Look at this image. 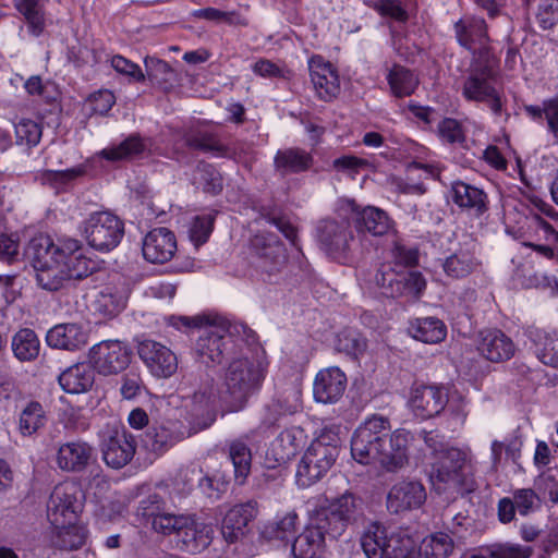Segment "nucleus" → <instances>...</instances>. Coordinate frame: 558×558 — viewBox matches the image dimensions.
Here are the masks:
<instances>
[{"label": "nucleus", "mask_w": 558, "mask_h": 558, "mask_svg": "<svg viewBox=\"0 0 558 558\" xmlns=\"http://www.w3.org/2000/svg\"><path fill=\"white\" fill-rule=\"evenodd\" d=\"M265 378L262 362L248 356L233 359L225 371L220 399L229 412L244 409Z\"/></svg>", "instance_id": "obj_1"}, {"label": "nucleus", "mask_w": 558, "mask_h": 558, "mask_svg": "<svg viewBox=\"0 0 558 558\" xmlns=\"http://www.w3.org/2000/svg\"><path fill=\"white\" fill-rule=\"evenodd\" d=\"M497 77L496 59L487 57L486 50L472 58L463 76L461 94L465 100L487 105L499 117L502 113V93L495 86Z\"/></svg>", "instance_id": "obj_2"}, {"label": "nucleus", "mask_w": 558, "mask_h": 558, "mask_svg": "<svg viewBox=\"0 0 558 558\" xmlns=\"http://www.w3.org/2000/svg\"><path fill=\"white\" fill-rule=\"evenodd\" d=\"M185 327H204L195 343L198 360L206 365L220 364L229 350L231 336L242 331L247 338L253 331L243 324L221 322L219 325L209 323L204 316L179 318Z\"/></svg>", "instance_id": "obj_3"}, {"label": "nucleus", "mask_w": 558, "mask_h": 558, "mask_svg": "<svg viewBox=\"0 0 558 558\" xmlns=\"http://www.w3.org/2000/svg\"><path fill=\"white\" fill-rule=\"evenodd\" d=\"M155 531L163 535H174L177 547L190 554L206 549L211 544L215 533L211 524L190 514L159 517L155 521Z\"/></svg>", "instance_id": "obj_4"}, {"label": "nucleus", "mask_w": 558, "mask_h": 558, "mask_svg": "<svg viewBox=\"0 0 558 558\" xmlns=\"http://www.w3.org/2000/svg\"><path fill=\"white\" fill-rule=\"evenodd\" d=\"M25 256L29 259L36 282L41 289L58 291L68 281L65 270L58 258V247L49 235L34 236L25 248Z\"/></svg>", "instance_id": "obj_5"}, {"label": "nucleus", "mask_w": 558, "mask_h": 558, "mask_svg": "<svg viewBox=\"0 0 558 558\" xmlns=\"http://www.w3.org/2000/svg\"><path fill=\"white\" fill-rule=\"evenodd\" d=\"M339 452V437L333 433H323L313 440L298 464V485L308 487L319 481L335 464Z\"/></svg>", "instance_id": "obj_6"}, {"label": "nucleus", "mask_w": 558, "mask_h": 558, "mask_svg": "<svg viewBox=\"0 0 558 558\" xmlns=\"http://www.w3.org/2000/svg\"><path fill=\"white\" fill-rule=\"evenodd\" d=\"M361 504L349 493L332 500L327 507L315 511L311 518L312 525L326 541L339 538L349 524L361 517Z\"/></svg>", "instance_id": "obj_7"}, {"label": "nucleus", "mask_w": 558, "mask_h": 558, "mask_svg": "<svg viewBox=\"0 0 558 558\" xmlns=\"http://www.w3.org/2000/svg\"><path fill=\"white\" fill-rule=\"evenodd\" d=\"M469 454L456 447H450L430 463L429 480L438 489L452 488L471 490Z\"/></svg>", "instance_id": "obj_8"}, {"label": "nucleus", "mask_w": 558, "mask_h": 558, "mask_svg": "<svg viewBox=\"0 0 558 558\" xmlns=\"http://www.w3.org/2000/svg\"><path fill=\"white\" fill-rule=\"evenodd\" d=\"M390 428V421L386 416L374 414L367 417L352 436L351 454L353 459L364 465L377 463L380 448Z\"/></svg>", "instance_id": "obj_9"}, {"label": "nucleus", "mask_w": 558, "mask_h": 558, "mask_svg": "<svg viewBox=\"0 0 558 558\" xmlns=\"http://www.w3.org/2000/svg\"><path fill=\"white\" fill-rule=\"evenodd\" d=\"M81 228L88 245L99 252L112 251L124 235L123 220L105 210L92 213Z\"/></svg>", "instance_id": "obj_10"}, {"label": "nucleus", "mask_w": 558, "mask_h": 558, "mask_svg": "<svg viewBox=\"0 0 558 558\" xmlns=\"http://www.w3.org/2000/svg\"><path fill=\"white\" fill-rule=\"evenodd\" d=\"M380 294L397 299L402 295L420 296L426 288V280L418 270H397L392 264H381L374 276Z\"/></svg>", "instance_id": "obj_11"}, {"label": "nucleus", "mask_w": 558, "mask_h": 558, "mask_svg": "<svg viewBox=\"0 0 558 558\" xmlns=\"http://www.w3.org/2000/svg\"><path fill=\"white\" fill-rule=\"evenodd\" d=\"M251 252L252 263L264 280L272 281L286 267V248L275 234H256L251 240Z\"/></svg>", "instance_id": "obj_12"}, {"label": "nucleus", "mask_w": 558, "mask_h": 558, "mask_svg": "<svg viewBox=\"0 0 558 558\" xmlns=\"http://www.w3.org/2000/svg\"><path fill=\"white\" fill-rule=\"evenodd\" d=\"M316 236L320 248L332 259L347 263L354 241L351 223L348 219H324L316 227Z\"/></svg>", "instance_id": "obj_13"}, {"label": "nucleus", "mask_w": 558, "mask_h": 558, "mask_svg": "<svg viewBox=\"0 0 558 558\" xmlns=\"http://www.w3.org/2000/svg\"><path fill=\"white\" fill-rule=\"evenodd\" d=\"M78 487L64 482L54 486L47 502V518L53 526L75 523L81 504L77 500Z\"/></svg>", "instance_id": "obj_14"}, {"label": "nucleus", "mask_w": 558, "mask_h": 558, "mask_svg": "<svg viewBox=\"0 0 558 558\" xmlns=\"http://www.w3.org/2000/svg\"><path fill=\"white\" fill-rule=\"evenodd\" d=\"M89 362L101 375H113L124 371L131 361V351L119 340L101 341L89 349Z\"/></svg>", "instance_id": "obj_15"}, {"label": "nucleus", "mask_w": 558, "mask_h": 558, "mask_svg": "<svg viewBox=\"0 0 558 558\" xmlns=\"http://www.w3.org/2000/svg\"><path fill=\"white\" fill-rule=\"evenodd\" d=\"M413 440L412 433L405 428H398L390 435L387 433L377 463L387 472H399L409 463L410 445Z\"/></svg>", "instance_id": "obj_16"}, {"label": "nucleus", "mask_w": 558, "mask_h": 558, "mask_svg": "<svg viewBox=\"0 0 558 558\" xmlns=\"http://www.w3.org/2000/svg\"><path fill=\"white\" fill-rule=\"evenodd\" d=\"M137 353L150 374L157 378H169L178 369L177 355L160 342L143 340L138 343Z\"/></svg>", "instance_id": "obj_17"}, {"label": "nucleus", "mask_w": 558, "mask_h": 558, "mask_svg": "<svg viewBox=\"0 0 558 558\" xmlns=\"http://www.w3.org/2000/svg\"><path fill=\"white\" fill-rule=\"evenodd\" d=\"M456 38L460 46L472 52V58L486 50L487 57H494L489 48L486 22L477 16H464L453 25Z\"/></svg>", "instance_id": "obj_18"}, {"label": "nucleus", "mask_w": 558, "mask_h": 558, "mask_svg": "<svg viewBox=\"0 0 558 558\" xmlns=\"http://www.w3.org/2000/svg\"><path fill=\"white\" fill-rule=\"evenodd\" d=\"M100 449L105 463L118 470L125 466L134 457L135 438L125 428L116 429L102 439Z\"/></svg>", "instance_id": "obj_19"}, {"label": "nucleus", "mask_w": 558, "mask_h": 558, "mask_svg": "<svg viewBox=\"0 0 558 558\" xmlns=\"http://www.w3.org/2000/svg\"><path fill=\"white\" fill-rule=\"evenodd\" d=\"M53 460L62 472L82 473L94 460V448L81 439L66 441L57 447Z\"/></svg>", "instance_id": "obj_20"}, {"label": "nucleus", "mask_w": 558, "mask_h": 558, "mask_svg": "<svg viewBox=\"0 0 558 558\" xmlns=\"http://www.w3.org/2000/svg\"><path fill=\"white\" fill-rule=\"evenodd\" d=\"M276 422L277 416L271 415L266 418L257 429L251 430L242 437L229 442V458L233 464L234 476L239 484H243L251 472L252 453L247 442L251 441L256 434L260 435L265 433L266 429L275 425Z\"/></svg>", "instance_id": "obj_21"}, {"label": "nucleus", "mask_w": 558, "mask_h": 558, "mask_svg": "<svg viewBox=\"0 0 558 558\" xmlns=\"http://www.w3.org/2000/svg\"><path fill=\"white\" fill-rule=\"evenodd\" d=\"M426 500V492L418 481H400L392 485L387 495V509L399 514L420 508Z\"/></svg>", "instance_id": "obj_22"}, {"label": "nucleus", "mask_w": 558, "mask_h": 558, "mask_svg": "<svg viewBox=\"0 0 558 558\" xmlns=\"http://www.w3.org/2000/svg\"><path fill=\"white\" fill-rule=\"evenodd\" d=\"M58 247V258L61 262L68 280H81L93 274L95 263L84 255L80 241L69 239Z\"/></svg>", "instance_id": "obj_23"}, {"label": "nucleus", "mask_w": 558, "mask_h": 558, "mask_svg": "<svg viewBox=\"0 0 558 558\" xmlns=\"http://www.w3.org/2000/svg\"><path fill=\"white\" fill-rule=\"evenodd\" d=\"M448 402L444 387L421 385L412 390L411 408L416 416L425 420L438 415Z\"/></svg>", "instance_id": "obj_24"}, {"label": "nucleus", "mask_w": 558, "mask_h": 558, "mask_svg": "<svg viewBox=\"0 0 558 558\" xmlns=\"http://www.w3.org/2000/svg\"><path fill=\"white\" fill-rule=\"evenodd\" d=\"M142 251L147 262L163 264L170 260L177 251L175 236L167 228H155L144 238Z\"/></svg>", "instance_id": "obj_25"}, {"label": "nucleus", "mask_w": 558, "mask_h": 558, "mask_svg": "<svg viewBox=\"0 0 558 558\" xmlns=\"http://www.w3.org/2000/svg\"><path fill=\"white\" fill-rule=\"evenodd\" d=\"M477 351L486 360L500 363L510 360L515 345L510 337L499 329H487L478 335Z\"/></svg>", "instance_id": "obj_26"}, {"label": "nucleus", "mask_w": 558, "mask_h": 558, "mask_svg": "<svg viewBox=\"0 0 558 558\" xmlns=\"http://www.w3.org/2000/svg\"><path fill=\"white\" fill-rule=\"evenodd\" d=\"M347 388V376L339 367H328L317 373L314 381V398L322 403H336Z\"/></svg>", "instance_id": "obj_27"}, {"label": "nucleus", "mask_w": 558, "mask_h": 558, "mask_svg": "<svg viewBox=\"0 0 558 558\" xmlns=\"http://www.w3.org/2000/svg\"><path fill=\"white\" fill-rule=\"evenodd\" d=\"M257 514V502L248 500L235 505L225 515L221 524V534L227 543L233 544L245 534L247 524Z\"/></svg>", "instance_id": "obj_28"}, {"label": "nucleus", "mask_w": 558, "mask_h": 558, "mask_svg": "<svg viewBox=\"0 0 558 558\" xmlns=\"http://www.w3.org/2000/svg\"><path fill=\"white\" fill-rule=\"evenodd\" d=\"M311 81L317 95L323 100H330L340 92V82L337 71L331 63L322 57H313L308 62Z\"/></svg>", "instance_id": "obj_29"}, {"label": "nucleus", "mask_w": 558, "mask_h": 558, "mask_svg": "<svg viewBox=\"0 0 558 558\" xmlns=\"http://www.w3.org/2000/svg\"><path fill=\"white\" fill-rule=\"evenodd\" d=\"M451 192L453 203L470 216L478 218L488 211V196L482 189L463 181H456L452 183Z\"/></svg>", "instance_id": "obj_30"}, {"label": "nucleus", "mask_w": 558, "mask_h": 558, "mask_svg": "<svg viewBox=\"0 0 558 558\" xmlns=\"http://www.w3.org/2000/svg\"><path fill=\"white\" fill-rule=\"evenodd\" d=\"M208 383L204 389H199L192 397L186 398L184 403V408L187 411L186 418L191 423L203 427H207L214 421V379H208Z\"/></svg>", "instance_id": "obj_31"}, {"label": "nucleus", "mask_w": 558, "mask_h": 558, "mask_svg": "<svg viewBox=\"0 0 558 558\" xmlns=\"http://www.w3.org/2000/svg\"><path fill=\"white\" fill-rule=\"evenodd\" d=\"M49 347L66 351H76L87 344L88 332L78 324H59L46 335Z\"/></svg>", "instance_id": "obj_32"}, {"label": "nucleus", "mask_w": 558, "mask_h": 558, "mask_svg": "<svg viewBox=\"0 0 558 558\" xmlns=\"http://www.w3.org/2000/svg\"><path fill=\"white\" fill-rule=\"evenodd\" d=\"M353 222L357 232L373 236L385 235L393 228V221L388 214L375 206L354 209Z\"/></svg>", "instance_id": "obj_33"}, {"label": "nucleus", "mask_w": 558, "mask_h": 558, "mask_svg": "<svg viewBox=\"0 0 558 558\" xmlns=\"http://www.w3.org/2000/svg\"><path fill=\"white\" fill-rule=\"evenodd\" d=\"M481 262L475 254L474 244L460 246L442 262L445 274L453 279H462L478 269Z\"/></svg>", "instance_id": "obj_34"}, {"label": "nucleus", "mask_w": 558, "mask_h": 558, "mask_svg": "<svg viewBox=\"0 0 558 558\" xmlns=\"http://www.w3.org/2000/svg\"><path fill=\"white\" fill-rule=\"evenodd\" d=\"M153 141L134 133L118 145H111L100 151L102 158L109 161L132 160L150 153Z\"/></svg>", "instance_id": "obj_35"}, {"label": "nucleus", "mask_w": 558, "mask_h": 558, "mask_svg": "<svg viewBox=\"0 0 558 558\" xmlns=\"http://www.w3.org/2000/svg\"><path fill=\"white\" fill-rule=\"evenodd\" d=\"M306 436L300 427L282 430L272 441L270 452L278 464L287 463L305 445Z\"/></svg>", "instance_id": "obj_36"}, {"label": "nucleus", "mask_w": 558, "mask_h": 558, "mask_svg": "<svg viewBox=\"0 0 558 558\" xmlns=\"http://www.w3.org/2000/svg\"><path fill=\"white\" fill-rule=\"evenodd\" d=\"M62 389L72 395L88 391L95 381V369L89 363H76L59 375Z\"/></svg>", "instance_id": "obj_37"}, {"label": "nucleus", "mask_w": 558, "mask_h": 558, "mask_svg": "<svg viewBox=\"0 0 558 558\" xmlns=\"http://www.w3.org/2000/svg\"><path fill=\"white\" fill-rule=\"evenodd\" d=\"M313 156L304 149L290 147L277 151L274 166L282 175L307 171L313 166Z\"/></svg>", "instance_id": "obj_38"}, {"label": "nucleus", "mask_w": 558, "mask_h": 558, "mask_svg": "<svg viewBox=\"0 0 558 558\" xmlns=\"http://www.w3.org/2000/svg\"><path fill=\"white\" fill-rule=\"evenodd\" d=\"M327 541L312 525H307L291 545L293 558H320Z\"/></svg>", "instance_id": "obj_39"}, {"label": "nucleus", "mask_w": 558, "mask_h": 558, "mask_svg": "<svg viewBox=\"0 0 558 558\" xmlns=\"http://www.w3.org/2000/svg\"><path fill=\"white\" fill-rule=\"evenodd\" d=\"M183 140L192 149L213 153L222 157L230 156L231 154L230 148L223 145L216 134L202 129L187 130L183 135Z\"/></svg>", "instance_id": "obj_40"}, {"label": "nucleus", "mask_w": 558, "mask_h": 558, "mask_svg": "<svg viewBox=\"0 0 558 558\" xmlns=\"http://www.w3.org/2000/svg\"><path fill=\"white\" fill-rule=\"evenodd\" d=\"M409 330L414 339L425 343H439L447 336L446 325L437 317L416 318Z\"/></svg>", "instance_id": "obj_41"}, {"label": "nucleus", "mask_w": 558, "mask_h": 558, "mask_svg": "<svg viewBox=\"0 0 558 558\" xmlns=\"http://www.w3.org/2000/svg\"><path fill=\"white\" fill-rule=\"evenodd\" d=\"M16 11L27 23L29 33L38 37L43 34L45 23L44 3L41 0H13Z\"/></svg>", "instance_id": "obj_42"}, {"label": "nucleus", "mask_w": 558, "mask_h": 558, "mask_svg": "<svg viewBox=\"0 0 558 558\" xmlns=\"http://www.w3.org/2000/svg\"><path fill=\"white\" fill-rule=\"evenodd\" d=\"M12 351L14 356L21 362L34 361L40 350V342L34 330L23 328L12 338Z\"/></svg>", "instance_id": "obj_43"}, {"label": "nucleus", "mask_w": 558, "mask_h": 558, "mask_svg": "<svg viewBox=\"0 0 558 558\" xmlns=\"http://www.w3.org/2000/svg\"><path fill=\"white\" fill-rule=\"evenodd\" d=\"M299 517L294 511L277 517L266 523L262 530V536L267 541H289L294 535Z\"/></svg>", "instance_id": "obj_44"}, {"label": "nucleus", "mask_w": 558, "mask_h": 558, "mask_svg": "<svg viewBox=\"0 0 558 558\" xmlns=\"http://www.w3.org/2000/svg\"><path fill=\"white\" fill-rule=\"evenodd\" d=\"M387 80L392 94L399 98L410 96L418 84L417 77L411 70L397 64L389 71Z\"/></svg>", "instance_id": "obj_45"}, {"label": "nucleus", "mask_w": 558, "mask_h": 558, "mask_svg": "<svg viewBox=\"0 0 558 558\" xmlns=\"http://www.w3.org/2000/svg\"><path fill=\"white\" fill-rule=\"evenodd\" d=\"M47 423L44 407L37 402H29L21 412L19 430L23 436H32L41 429Z\"/></svg>", "instance_id": "obj_46"}, {"label": "nucleus", "mask_w": 558, "mask_h": 558, "mask_svg": "<svg viewBox=\"0 0 558 558\" xmlns=\"http://www.w3.org/2000/svg\"><path fill=\"white\" fill-rule=\"evenodd\" d=\"M144 64L145 77L147 76L154 84L167 89L177 82L175 71L166 61L155 57H146Z\"/></svg>", "instance_id": "obj_47"}, {"label": "nucleus", "mask_w": 558, "mask_h": 558, "mask_svg": "<svg viewBox=\"0 0 558 558\" xmlns=\"http://www.w3.org/2000/svg\"><path fill=\"white\" fill-rule=\"evenodd\" d=\"M453 547L452 538L446 533L438 532L423 539L420 553L425 558H448Z\"/></svg>", "instance_id": "obj_48"}, {"label": "nucleus", "mask_w": 558, "mask_h": 558, "mask_svg": "<svg viewBox=\"0 0 558 558\" xmlns=\"http://www.w3.org/2000/svg\"><path fill=\"white\" fill-rule=\"evenodd\" d=\"M54 529L56 532L51 542L54 547L61 550H74L85 543V533L75 523L54 526Z\"/></svg>", "instance_id": "obj_49"}, {"label": "nucleus", "mask_w": 558, "mask_h": 558, "mask_svg": "<svg viewBox=\"0 0 558 558\" xmlns=\"http://www.w3.org/2000/svg\"><path fill=\"white\" fill-rule=\"evenodd\" d=\"M216 213H207L195 216L189 225V238L197 248L206 243L213 232Z\"/></svg>", "instance_id": "obj_50"}, {"label": "nucleus", "mask_w": 558, "mask_h": 558, "mask_svg": "<svg viewBox=\"0 0 558 558\" xmlns=\"http://www.w3.org/2000/svg\"><path fill=\"white\" fill-rule=\"evenodd\" d=\"M366 339L355 329H343L337 335L336 349L350 356L357 357L366 350Z\"/></svg>", "instance_id": "obj_51"}, {"label": "nucleus", "mask_w": 558, "mask_h": 558, "mask_svg": "<svg viewBox=\"0 0 558 558\" xmlns=\"http://www.w3.org/2000/svg\"><path fill=\"white\" fill-rule=\"evenodd\" d=\"M126 304V298L112 287H105L97 295V310L108 316L120 313Z\"/></svg>", "instance_id": "obj_52"}, {"label": "nucleus", "mask_w": 558, "mask_h": 558, "mask_svg": "<svg viewBox=\"0 0 558 558\" xmlns=\"http://www.w3.org/2000/svg\"><path fill=\"white\" fill-rule=\"evenodd\" d=\"M16 144L27 147L36 146L43 134L39 123L31 119H22L15 124Z\"/></svg>", "instance_id": "obj_53"}, {"label": "nucleus", "mask_w": 558, "mask_h": 558, "mask_svg": "<svg viewBox=\"0 0 558 558\" xmlns=\"http://www.w3.org/2000/svg\"><path fill=\"white\" fill-rule=\"evenodd\" d=\"M85 173L83 166H77L66 170H46L40 174L43 184H48L54 189H61Z\"/></svg>", "instance_id": "obj_54"}, {"label": "nucleus", "mask_w": 558, "mask_h": 558, "mask_svg": "<svg viewBox=\"0 0 558 558\" xmlns=\"http://www.w3.org/2000/svg\"><path fill=\"white\" fill-rule=\"evenodd\" d=\"M193 16L216 23L228 25H246L245 19L234 11H221L216 8L198 9L193 12Z\"/></svg>", "instance_id": "obj_55"}, {"label": "nucleus", "mask_w": 558, "mask_h": 558, "mask_svg": "<svg viewBox=\"0 0 558 558\" xmlns=\"http://www.w3.org/2000/svg\"><path fill=\"white\" fill-rule=\"evenodd\" d=\"M512 500L520 515L526 517L539 508L541 499L532 488H519L512 493Z\"/></svg>", "instance_id": "obj_56"}, {"label": "nucleus", "mask_w": 558, "mask_h": 558, "mask_svg": "<svg viewBox=\"0 0 558 558\" xmlns=\"http://www.w3.org/2000/svg\"><path fill=\"white\" fill-rule=\"evenodd\" d=\"M438 135L449 144L463 145L465 142L462 124L452 118H445L438 123Z\"/></svg>", "instance_id": "obj_57"}, {"label": "nucleus", "mask_w": 558, "mask_h": 558, "mask_svg": "<svg viewBox=\"0 0 558 558\" xmlns=\"http://www.w3.org/2000/svg\"><path fill=\"white\" fill-rule=\"evenodd\" d=\"M533 555V548L520 544H497L489 547L492 558H530Z\"/></svg>", "instance_id": "obj_58"}, {"label": "nucleus", "mask_w": 558, "mask_h": 558, "mask_svg": "<svg viewBox=\"0 0 558 558\" xmlns=\"http://www.w3.org/2000/svg\"><path fill=\"white\" fill-rule=\"evenodd\" d=\"M536 355L543 364L558 367V333L545 336L543 343L536 348Z\"/></svg>", "instance_id": "obj_59"}, {"label": "nucleus", "mask_w": 558, "mask_h": 558, "mask_svg": "<svg viewBox=\"0 0 558 558\" xmlns=\"http://www.w3.org/2000/svg\"><path fill=\"white\" fill-rule=\"evenodd\" d=\"M199 183L206 193L218 194L222 191V179L219 172L210 165L204 163L197 167Z\"/></svg>", "instance_id": "obj_60"}, {"label": "nucleus", "mask_w": 558, "mask_h": 558, "mask_svg": "<svg viewBox=\"0 0 558 558\" xmlns=\"http://www.w3.org/2000/svg\"><path fill=\"white\" fill-rule=\"evenodd\" d=\"M143 514L151 519V525L155 530V521L159 517H175L177 514L165 511V502L157 494H151L141 501Z\"/></svg>", "instance_id": "obj_61"}, {"label": "nucleus", "mask_w": 558, "mask_h": 558, "mask_svg": "<svg viewBox=\"0 0 558 558\" xmlns=\"http://www.w3.org/2000/svg\"><path fill=\"white\" fill-rule=\"evenodd\" d=\"M391 255L396 267H414L418 264L417 248L409 247L400 242L395 243Z\"/></svg>", "instance_id": "obj_62"}, {"label": "nucleus", "mask_w": 558, "mask_h": 558, "mask_svg": "<svg viewBox=\"0 0 558 558\" xmlns=\"http://www.w3.org/2000/svg\"><path fill=\"white\" fill-rule=\"evenodd\" d=\"M144 383L140 373L130 371L121 377L120 392L124 399L132 400L141 395Z\"/></svg>", "instance_id": "obj_63"}, {"label": "nucleus", "mask_w": 558, "mask_h": 558, "mask_svg": "<svg viewBox=\"0 0 558 558\" xmlns=\"http://www.w3.org/2000/svg\"><path fill=\"white\" fill-rule=\"evenodd\" d=\"M536 19L543 29H549L558 23V0H543Z\"/></svg>", "instance_id": "obj_64"}]
</instances>
